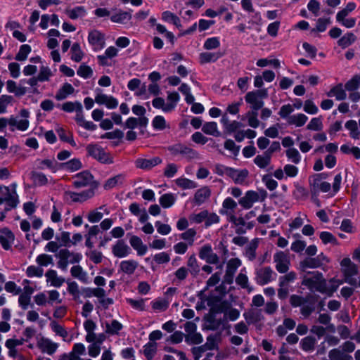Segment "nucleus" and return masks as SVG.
I'll list each match as a JSON object with an SVG mask.
<instances>
[{"label": "nucleus", "mask_w": 360, "mask_h": 360, "mask_svg": "<svg viewBox=\"0 0 360 360\" xmlns=\"http://www.w3.org/2000/svg\"><path fill=\"white\" fill-rule=\"evenodd\" d=\"M345 128L349 130V136L354 139H359L360 131L359 130L358 124L355 120H350L345 124Z\"/></svg>", "instance_id": "ea45409f"}, {"label": "nucleus", "mask_w": 360, "mask_h": 360, "mask_svg": "<svg viewBox=\"0 0 360 360\" xmlns=\"http://www.w3.org/2000/svg\"><path fill=\"white\" fill-rule=\"evenodd\" d=\"M276 269L281 274L287 273L290 264L289 257L284 252H278L274 256Z\"/></svg>", "instance_id": "9b49d317"}, {"label": "nucleus", "mask_w": 360, "mask_h": 360, "mask_svg": "<svg viewBox=\"0 0 360 360\" xmlns=\"http://www.w3.org/2000/svg\"><path fill=\"white\" fill-rule=\"evenodd\" d=\"M125 179V176L122 174H117L113 177L108 179L103 187L105 190L111 189L117 186L122 185Z\"/></svg>", "instance_id": "e433bc0d"}, {"label": "nucleus", "mask_w": 360, "mask_h": 360, "mask_svg": "<svg viewBox=\"0 0 360 360\" xmlns=\"http://www.w3.org/2000/svg\"><path fill=\"white\" fill-rule=\"evenodd\" d=\"M95 102L98 105H105L108 109H115L118 105V101L112 96L104 94H97Z\"/></svg>", "instance_id": "f3484780"}, {"label": "nucleus", "mask_w": 360, "mask_h": 360, "mask_svg": "<svg viewBox=\"0 0 360 360\" xmlns=\"http://www.w3.org/2000/svg\"><path fill=\"white\" fill-rule=\"evenodd\" d=\"M13 101V98L12 96L1 95L0 96V114L6 113L8 105L11 104Z\"/></svg>", "instance_id": "0e129e2a"}, {"label": "nucleus", "mask_w": 360, "mask_h": 360, "mask_svg": "<svg viewBox=\"0 0 360 360\" xmlns=\"http://www.w3.org/2000/svg\"><path fill=\"white\" fill-rule=\"evenodd\" d=\"M75 91L73 86L69 83H65L56 94V98L58 101L65 99L69 95Z\"/></svg>", "instance_id": "f704fd0d"}, {"label": "nucleus", "mask_w": 360, "mask_h": 360, "mask_svg": "<svg viewBox=\"0 0 360 360\" xmlns=\"http://www.w3.org/2000/svg\"><path fill=\"white\" fill-rule=\"evenodd\" d=\"M325 281L322 273L319 271L307 272L303 277L302 285L307 286L309 290H315L321 292L326 291Z\"/></svg>", "instance_id": "f257e3e1"}, {"label": "nucleus", "mask_w": 360, "mask_h": 360, "mask_svg": "<svg viewBox=\"0 0 360 360\" xmlns=\"http://www.w3.org/2000/svg\"><path fill=\"white\" fill-rule=\"evenodd\" d=\"M327 96L329 97L335 96L338 101H343L347 98L345 88L343 89L342 83L338 84L330 89L327 93Z\"/></svg>", "instance_id": "b1692460"}, {"label": "nucleus", "mask_w": 360, "mask_h": 360, "mask_svg": "<svg viewBox=\"0 0 360 360\" xmlns=\"http://www.w3.org/2000/svg\"><path fill=\"white\" fill-rule=\"evenodd\" d=\"M70 256V251L67 248L60 250L56 255V257L59 258L57 266L62 271H67L68 264H70L69 258Z\"/></svg>", "instance_id": "412c9836"}, {"label": "nucleus", "mask_w": 360, "mask_h": 360, "mask_svg": "<svg viewBox=\"0 0 360 360\" xmlns=\"http://www.w3.org/2000/svg\"><path fill=\"white\" fill-rule=\"evenodd\" d=\"M20 115L22 117L19 119L18 117L11 115L9 117V129L14 131L15 129L25 131L30 126L28 118L30 117V112L27 109H22L20 111Z\"/></svg>", "instance_id": "7ed1b4c3"}, {"label": "nucleus", "mask_w": 360, "mask_h": 360, "mask_svg": "<svg viewBox=\"0 0 360 360\" xmlns=\"http://www.w3.org/2000/svg\"><path fill=\"white\" fill-rule=\"evenodd\" d=\"M187 269L191 276L193 277H196L200 271V267L198 264V260L196 259L195 255L192 254L188 259L187 262Z\"/></svg>", "instance_id": "a878e982"}, {"label": "nucleus", "mask_w": 360, "mask_h": 360, "mask_svg": "<svg viewBox=\"0 0 360 360\" xmlns=\"http://www.w3.org/2000/svg\"><path fill=\"white\" fill-rule=\"evenodd\" d=\"M34 165L38 169H49L53 173L56 172L59 169V164L54 158L44 160L37 159L35 160Z\"/></svg>", "instance_id": "4468645a"}, {"label": "nucleus", "mask_w": 360, "mask_h": 360, "mask_svg": "<svg viewBox=\"0 0 360 360\" xmlns=\"http://www.w3.org/2000/svg\"><path fill=\"white\" fill-rule=\"evenodd\" d=\"M150 342L143 347V354L148 360H150L155 356L157 351L155 341L158 340V330H153L149 335Z\"/></svg>", "instance_id": "ddd939ff"}, {"label": "nucleus", "mask_w": 360, "mask_h": 360, "mask_svg": "<svg viewBox=\"0 0 360 360\" xmlns=\"http://www.w3.org/2000/svg\"><path fill=\"white\" fill-rule=\"evenodd\" d=\"M225 173L238 184H243L248 176L247 169L237 170L231 167L225 168Z\"/></svg>", "instance_id": "dca6fc26"}, {"label": "nucleus", "mask_w": 360, "mask_h": 360, "mask_svg": "<svg viewBox=\"0 0 360 360\" xmlns=\"http://www.w3.org/2000/svg\"><path fill=\"white\" fill-rule=\"evenodd\" d=\"M259 245V239L255 238L252 240L245 249L244 255L250 261H253L256 259V250Z\"/></svg>", "instance_id": "393cba45"}, {"label": "nucleus", "mask_w": 360, "mask_h": 360, "mask_svg": "<svg viewBox=\"0 0 360 360\" xmlns=\"http://www.w3.org/2000/svg\"><path fill=\"white\" fill-rule=\"evenodd\" d=\"M356 39V36L353 33L349 32L345 34L338 41V44L345 49L353 44Z\"/></svg>", "instance_id": "de8ad7c7"}, {"label": "nucleus", "mask_w": 360, "mask_h": 360, "mask_svg": "<svg viewBox=\"0 0 360 360\" xmlns=\"http://www.w3.org/2000/svg\"><path fill=\"white\" fill-rule=\"evenodd\" d=\"M72 56L71 59L75 62H80L83 58L84 53L81 50L78 43H75L71 47Z\"/></svg>", "instance_id": "680f3d73"}, {"label": "nucleus", "mask_w": 360, "mask_h": 360, "mask_svg": "<svg viewBox=\"0 0 360 360\" xmlns=\"http://www.w3.org/2000/svg\"><path fill=\"white\" fill-rule=\"evenodd\" d=\"M300 266L303 271H305L309 268L315 269L321 266L316 257H307L300 262Z\"/></svg>", "instance_id": "4c0bfd02"}, {"label": "nucleus", "mask_w": 360, "mask_h": 360, "mask_svg": "<svg viewBox=\"0 0 360 360\" xmlns=\"http://www.w3.org/2000/svg\"><path fill=\"white\" fill-rule=\"evenodd\" d=\"M131 252L130 248L122 240H119L112 247L113 255L119 258L127 257Z\"/></svg>", "instance_id": "aec40b11"}, {"label": "nucleus", "mask_w": 360, "mask_h": 360, "mask_svg": "<svg viewBox=\"0 0 360 360\" xmlns=\"http://www.w3.org/2000/svg\"><path fill=\"white\" fill-rule=\"evenodd\" d=\"M59 168H62L68 172H74L80 169L82 167V162L78 158H73L70 160L59 165Z\"/></svg>", "instance_id": "cd10ccee"}, {"label": "nucleus", "mask_w": 360, "mask_h": 360, "mask_svg": "<svg viewBox=\"0 0 360 360\" xmlns=\"http://www.w3.org/2000/svg\"><path fill=\"white\" fill-rule=\"evenodd\" d=\"M241 264L242 262L239 258H231L226 263V272L235 274Z\"/></svg>", "instance_id": "8fccbe9b"}, {"label": "nucleus", "mask_w": 360, "mask_h": 360, "mask_svg": "<svg viewBox=\"0 0 360 360\" xmlns=\"http://www.w3.org/2000/svg\"><path fill=\"white\" fill-rule=\"evenodd\" d=\"M72 184L76 188H81L88 186H92V184H98L94 181V176L89 171H83L73 176Z\"/></svg>", "instance_id": "0eeeda50"}, {"label": "nucleus", "mask_w": 360, "mask_h": 360, "mask_svg": "<svg viewBox=\"0 0 360 360\" xmlns=\"http://www.w3.org/2000/svg\"><path fill=\"white\" fill-rule=\"evenodd\" d=\"M137 266L138 263L134 260H125L120 263L121 270L127 274H133Z\"/></svg>", "instance_id": "49530a36"}, {"label": "nucleus", "mask_w": 360, "mask_h": 360, "mask_svg": "<svg viewBox=\"0 0 360 360\" xmlns=\"http://www.w3.org/2000/svg\"><path fill=\"white\" fill-rule=\"evenodd\" d=\"M98 184H95L91 188L84 191L81 193L71 192L70 196L74 202H84L89 198H91L95 195V189L97 188Z\"/></svg>", "instance_id": "6ab92c4d"}, {"label": "nucleus", "mask_w": 360, "mask_h": 360, "mask_svg": "<svg viewBox=\"0 0 360 360\" xmlns=\"http://www.w3.org/2000/svg\"><path fill=\"white\" fill-rule=\"evenodd\" d=\"M297 278V274L294 271L287 273L279 277V287L288 286L289 283L293 282Z\"/></svg>", "instance_id": "052dcab7"}, {"label": "nucleus", "mask_w": 360, "mask_h": 360, "mask_svg": "<svg viewBox=\"0 0 360 360\" xmlns=\"http://www.w3.org/2000/svg\"><path fill=\"white\" fill-rule=\"evenodd\" d=\"M37 346L44 353L49 355L54 354L58 348V344L50 339L42 337L37 341Z\"/></svg>", "instance_id": "a211bd4d"}, {"label": "nucleus", "mask_w": 360, "mask_h": 360, "mask_svg": "<svg viewBox=\"0 0 360 360\" xmlns=\"http://www.w3.org/2000/svg\"><path fill=\"white\" fill-rule=\"evenodd\" d=\"M123 328V325L117 320L113 319L110 323H105V333L110 335H119Z\"/></svg>", "instance_id": "c756f323"}, {"label": "nucleus", "mask_w": 360, "mask_h": 360, "mask_svg": "<svg viewBox=\"0 0 360 360\" xmlns=\"http://www.w3.org/2000/svg\"><path fill=\"white\" fill-rule=\"evenodd\" d=\"M30 174L32 179L36 185L43 186L48 183L46 176L42 172L32 171Z\"/></svg>", "instance_id": "3c124183"}, {"label": "nucleus", "mask_w": 360, "mask_h": 360, "mask_svg": "<svg viewBox=\"0 0 360 360\" xmlns=\"http://www.w3.org/2000/svg\"><path fill=\"white\" fill-rule=\"evenodd\" d=\"M271 156L266 152L262 155H257L254 159V162L260 168H265L267 167L271 161Z\"/></svg>", "instance_id": "603ef678"}, {"label": "nucleus", "mask_w": 360, "mask_h": 360, "mask_svg": "<svg viewBox=\"0 0 360 360\" xmlns=\"http://www.w3.org/2000/svg\"><path fill=\"white\" fill-rule=\"evenodd\" d=\"M202 131L206 134L216 137L221 136V133L218 131L217 124L215 122L205 123L202 127Z\"/></svg>", "instance_id": "a19ab883"}, {"label": "nucleus", "mask_w": 360, "mask_h": 360, "mask_svg": "<svg viewBox=\"0 0 360 360\" xmlns=\"http://www.w3.org/2000/svg\"><path fill=\"white\" fill-rule=\"evenodd\" d=\"M316 343V340L313 336H307L304 338L301 342V348L305 352H312Z\"/></svg>", "instance_id": "c03bdc74"}, {"label": "nucleus", "mask_w": 360, "mask_h": 360, "mask_svg": "<svg viewBox=\"0 0 360 360\" xmlns=\"http://www.w3.org/2000/svg\"><path fill=\"white\" fill-rule=\"evenodd\" d=\"M307 120L308 117L304 114L299 113L288 117V123L296 127H302L307 122Z\"/></svg>", "instance_id": "79ce46f5"}, {"label": "nucleus", "mask_w": 360, "mask_h": 360, "mask_svg": "<svg viewBox=\"0 0 360 360\" xmlns=\"http://www.w3.org/2000/svg\"><path fill=\"white\" fill-rule=\"evenodd\" d=\"M71 275L79 280L84 283H89V277L87 273L84 271L82 267L79 265L73 266L70 269Z\"/></svg>", "instance_id": "c85d7f7f"}, {"label": "nucleus", "mask_w": 360, "mask_h": 360, "mask_svg": "<svg viewBox=\"0 0 360 360\" xmlns=\"http://www.w3.org/2000/svg\"><path fill=\"white\" fill-rule=\"evenodd\" d=\"M199 257L207 264H217L219 262V256L214 253L210 245L202 246L199 250Z\"/></svg>", "instance_id": "f8f14e48"}, {"label": "nucleus", "mask_w": 360, "mask_h": 360, "mask_svg": "<svg viewBox=\"0 0 360 360\" xmlns=\"http://www.w3.org/2000/svg\"><path fill=\"white\" fill-rule=\"evenodd\" d=\"M175 200L176 198L172 193L164 194L159 199L160 205L164 208L171 207L174 203Z\"/></svg>", "instance_id": "864d4df0"}, {"label": "nucleus", "mask_w": 360, "mask_h": 360, "mask_svg": "<svg viewBox=\"0 0 360 360\" xmlns=\"http://www.w3.org/2000/svg\"><path fill=\"white\" fill-rule=\"evenodd\" d=\"M245 101L251 105V108L252 110H259L264 105L263 101L259 99V98L256 96L255 94H253L252 92H248L245 95Z\"/></svg>", "instance_id": "2f4dec72"}, {"label": "nucleus", "mask_w": 360, "mask_h": 360, "mask_svg": "<svg viewBox=\"0 0 360 360\" xmlns=\"http://www.w3.org/2000/svg\"><path fill=\"white\" fill-rule=\"evenodd\" d=\"M360 87V75H354L345 84V90L347 91H357Z\"/></svg>", "instance_id": "a18cd8bd"}, {"label": "nucleus", "mask_w": 360, "mask_h": 360, "mask_svg": "<svg viewBox=\"0 0 360 360\" xmlns=\"http://www.w3.org/2000/svg\"><path fill=\"white\" fill-rule=\"evenodd\" d=\"M328 357L330 360H352V356L345 354L340 347L331 349Z\"/></svg>", "instance_id": "72a5a7b5"}, {"label": "nucleus", "mask_w": 360, "mask_h": 360, "mask_svg": "<svg viewBox=\"0 0 360 360\" xmlns=\"http://www.w3.org/2000/svg\"><path fill=\"white\" fill-rule=\"evenodd\" d=\"M86 151L89 156L96 159L103 164H112L114 162L112 157L110 153H106L104 149L96 144H89L86 146Z\"/></svg>", "instance_id": "20e7f679"}, {"label": "nucleus", "mask_w": 360, "mask_h": 360, "mask_svg": "<svg viewBox=\"0 0 360 360\" xmlns=\"http://www.w3.org/2000/svg\"><path fill=\"white\" fill-rule=\"evenodd\" d=\"M88 41L95 51L103 49L105 46L104 34L97 30L89 32Z\"/></svg>", "instance_id": "9d476101"}, {"label": "nucleus", "mask_w": 360, "mask_h": 360, "mask_svg": "<svg viewBox=\"0 0 360 360\" xmlns=\"http://www.w3.org/2000/svg\"><path fill=\"white\" fill-rule=\"evenodd\" d=\"M149 79L151 80V84L147 86L146 84H141L139 91L135 93L136 96H142L153 94L158 95V72L153 71L149 75ZM152 104L154 108H158V96H155L153 101Z\"/></svg>", "instance_id": "f03ea898"}, {"label": "nucleus", "mask_w": 360, "mask_h": 360, "mask_svg": "<svg viewBox=\"0 0 360 360\" xmlns=\"http://www.w3.org/2000/svg\"><path fill=\"white\" fill-rule=\"evenodd\" d=\"M36 262L40 266H47L49 264H53V257L46 254H41L36 258Z\"/></svg>", "instance_id": "69168bd1"}, {"label": "nucleus", "mask_w": 360, "mask_h": 360, "mask_svg": "<svg viewBox=\"0 0 360 360\" xmlns=\"http://www.w3.org/2000/svg\"><path fill=\"white\" fill-rule=\"evenodd\" d=\"M326 177V174L322 173L315 174L309 179L310 190L312 194L316 195L321 191L326 193L330 191V184L322 181Z\"/></svg>", "instance_id": "39448f33"}, {"label": "nucleus", "mask_w": 360, "mask_h": 360, "mask_svg": "<svg viewBox=\"0 0 360 360\" xmlns=\"http://www.w3.org/2000/svg\"><path fill=\"white\" fill-rule=\"evenodd\" d=\"M196 235V231L194 229H188L185 232L180 235L181 239L188 242V244L191 246L194 243V237Z\"/></svg>", "instance_id": "774afa93"}, {"label": "nucleus", "mask_w": 360, "mask_h": 360, "mask_svg": "<svg viewBox=\"0 0 360 360\" xmlns=\"http://www.w3.org/2000/svg\"><path fill=\"white\" fill-rule=\"evenodd\" d=\"M135 165L136 167L149 169L158 165V158H154L153 159H143L139 158L136 160Z\"/></svg>", "instance_id": "58836bf2"}, {"label": "nucleus", "mask_w": 360, "mask_h": 360, "mask_svg": "<svg viewBox=\"0 0 360 360\" xmlns=\"http://www.w3.org/2000/svg\"><path fill=\"white\" fill-rule=\"evenodd\" d=\"M65 13L72 20H76L79 18L84 17L86 14L84 6H76L72 9H67Z\"/></svg>", "instance_id": "37998d69"}, {"label": "nucleus", "mask_w": 360, "mask_h": 360, "mask_svg": "<svg viewBox=\"0 0 360 360\" xmlns=\"http://www.w3.org/2000/svg\"><path fill=\"white\" fill-rule=\"evenodd\" d=\"M236 283L242 288L248 290L249 292L253 290V288L252 286H250L248 284V276L243 273H240L237 276V277L236 278Z\"/></svg>", "instance_id": "13d9d810"}, {"label": "nucleus", "mask_w": 360, "mask_h": 360, "mask_svg": "<svg viewBox=\"0 0 360 360\" xmlns=\"http://www.w3.org/2000/svg\"><path fill=\"white\" fill-rule=\"evenodd\" d=\"M185 340L191 345H198L202 342V337L200 333L195 331L193 333L186 334Z\"/></svg>", "instance_id": "bf43d9fd"}, {"label": "nucleus", "mask_w": 360, "mask_h": 360, "mask_svg": "<svg viewBox=\"0 0 360 360\" xmlns=\"http://www.w3.org/2000/svg\"><path fill=\"white\" fill-rule=\"evenodd\" d=\"M31 46L28 44L20 46L18 53L16 54L15 59L18 61H24L27 59V56L31 52Z\"/></svg>", "instance_id": "4d7b16f0"}, {"label": "nucleus", "mask_w": 360, "mask_h": 360, "mask_svg": "<svg viewBox=\"0 0 360 360\" xmlns=\"http://www.w3.org/2000/svg\"><path fill=\"white\" fill-rule=\"evenodd\" d=\"M13 191L10 192L9 188L5 186H0V205L6 202L10 206L15 207L18 202V195L15 191V184H13Z\"/></svg>", "instance_id": "6e6552de"}, {"label": "nucleus", "mask_w": 360, "mask_h": 360, "mask_svg": "<svg viewBox=\"0 0 360 360\" xmlns=\"http://www.w3.org/2000/svg\"><path fill=\"white\" fill-rule=\"evenodd\" d=\"M131 18V11H120L110 16V20L113 22L125 24Z\"/></svg>", "instance_id": "7c9ffc66"}, {"label": "nucleus", "mask_w": 360, "mask_h": 360, "mask_svg": "<svg viewBox=\"0 0 360 360\" xmlns=\"http://www.w3.org/2000/svg\"><path fill=\"white\" fill-rule=\"evenodd\" d=\"M179 100V96L177 92L169 93L167 96V103H165V100L159 98V108H162L165 112L172 110Z\"/></svg>", "instance_id": "2eb2a0df"}, {"label": "nucleus", "mask_w": 360, "mask_h": 360, "mask_svg": "<svg viewBox=\"0 0 360 360\" xmlns=\"http://www.w3.org/2000/svg\"><path fill=\"white\" fill-rule=\"evenodd\" d=\"M343 268L344 276H354L358 274L357 266L352 263L349 258H344L340 263Z\"/></svg>", "instance_id": "5701e85b"}, {"label": "nucleus", "mask_w": 360, "mask_h": 360, "mask_svg": "<svg viewBox=\"0 0 360 360\" xmlns=\"http://www.w3.org/2000/svg\"><path fill=\"white\" fill-rule=\"evenodd\" d=\"M274 271L270 266L258 268L255 270V281L259 285H264L273 280Z\"/></svg>", "instance_id": "1a4fd4ad"}, {"label": "nucleus", "mask_w": 360, "mask_h": 360, "mask_svg": "<svg viewBox=\"0 0 360 360\" xmlns=\"http://www.w3.org/2000/svg\"><path fill=\"white\" fill-rule=\"evenodd\" d=\"M330 285L328 286L326 281H325V288L326 291H322L321 293H326L328 296H332L333 292H335L338 288L339 285L342 283V281L336 280L335 278H332L329 281Z\"/></svg>", "instance_id": "09e8293b"}, {"label": "nucleus", "mask_w": 360, "mask_h": 360, "mask_svg": "<svg viewBox=\"0 0 360 360\" xmlns=\"http://www.w3.org/2000/svg\"><path fill=\"white\" fill-rule=\"evenodd\" d=\"M56 239L61 247H71L70 233L68 231H62L60 236H56Z\"/></svg>", "instance_id": "5fc2aeb1"}, {"label": "nucleus", "mask_w": 360, "mask_h": 360, "mask_svg": "<svg viewBox=\"0 0 360 360\" xmlns=\"http://www.w3.org/2000/svg\"><path fill=\"white\" fill-rule=\"evenodd\" d=\"M77 74L84 79H88L91 77V76L93 75V70L91 68V67L85 64H82L79 67L77 71Z\"/></svg>", "instance_id": "338daca9"}, {"label": "nucleus", "mask_w": 360, "mask_h": 360, "mask_svg": "<svg viewBox=\"0 0 360 360\" xmlns=\"http://www.w3.org/2000/svg\"><path fill=\"white\" fill-rule=\"evenodd\" d=\"M211 195V190L207 186H203L196 191L193 201L198 205H200L207 201Z\"/></svg>", "instance_id": "4be33fe9"}, {"label": "nucleus", "mask_w": 360, "mask_h": 360, "mask_svg": "<svg viewBox=\"0 0 360 360\" xmlns=\"http://www.w3.org/2000/svg\"><path fill=\"white\" fill-rule=\"evenodd\" d=\"M176 184L183 189H191L196 188L195 182L186 178H179L175 181Z\"/></svg>", "instance_id": "e2e57ef3"}, {"label": "nucleus", "mask_w": 360, "mask_h": 360, "mask_svg": "<svg viewBox=\"0 0 360 360\" xmlns=\"http://www.w3.org/2000/svg\"><path fill=\"white\" fill-rule=\"evenodd\" d=\"M243 316L248 324L255 323L262 319L260 310L250 309L245 312Z\"/></svg>", "instance_id": "473e14b6"}, {"label": "nucleus", "mask_w": 360, "mask_h": 360, "mask_svg": "<svg viewBox=\"0 0 360 360\" xmlns=\"http://www.w3.org/2000/svg\"><path fill=\"white\" fill-rule=\"evenodd\" d=\"M14 236L11 231H9L6 236H0V244L5 250H8L11 248Z\"/></svg>", "instance_id": "6e6d98bb"}, {"label": "nucleus", "mask_w": 360, "mask_h": 360, "mask_svg": "<svg viewBox=\"0 0 360 360\" xmlns=\"http://www.w3.org/2000/svg\"><path fill=\"white\" fill-rule=\"evenodd\" d=\"M222 56V53L220 52L211 53V52H203L199 56L200 63L201 64L208 63L211 62H215Z\"/></svg>", "instance_id": "c9c22d12"}, {"label": "nucleus", "mask_w": 360, "mask_h": 360, "mask_svg": "<svg viewBox=\"0 0 360 360\" xmlns=\"http://www.w3.org/2000/svg\"><path fill=\"white\" fill-rule=\"evenodd\" d=\"M129 243L137 251L139 255L142 256L146 253L147 247L143 244L142 240L139 237L132 236L129 239Z\"/></svg>", "instance_id": "bb28decb"}, {"label": "nucleus", "mask_w": 360, "mask_h": 360, "mask_svg": "<svg viewBox=\"0 0 360 360\" xmlns=\"http://www.w3.org/2000/svg\"><path fill=\"white\" fill-rule=\"evenodd\" d=\"M259 194L254 191H248L243 197L239 200V204L245 209H250L252 205L257 201H263L266 197V192L264 190Z\"/></svg>", "instance_id": "423d86ee"}]
</instances>
